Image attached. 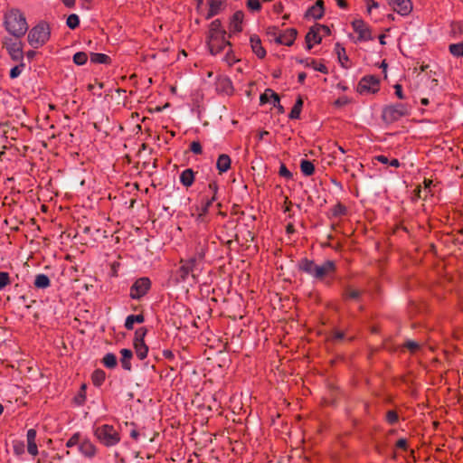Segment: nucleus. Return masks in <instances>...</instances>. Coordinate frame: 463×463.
I'll return each instance as SVG.
<instances>
[{
  "mask_svg": "<svg viewBox=\"0 0 463 463\" xmlns=\"http://www.w3.org/2000/svg\"><path fill=\"white\" fill-rule=\"evenodd\" d=\"M4 25L5 30L15 38H22L28 30L24 14L19 9H11L5 14Z\"/></svg>",
  "mask_w": 463,
  "mask_h": 463,
  "instance_id": "nucleus-1",
  "label": "nucleus"
},
{
  "mask_svg": "<svg viewBox=\"0 0 463 463\" xmlns=\"http://www.w3.org/2000/svg\"><path fill=\"white\" fill-rule=\"evenodd\" d=\"M51 37V27L48 23L42 21L33 26L28 33L29 44L38 49L43 46Z\"/></svg>",
  "mask_w": 463,
  "mask_h": 463,
  "instance_id": "nucleus-2",
  "label": "nucleus"
},
{
  "mask_svg": "<svg viewBox=\"0 0 463 463\" xmlns=\"http://www.w3.org/2000/svg\"><path fill=\"white\" fill-rule=\"evenodd\" d=\"M411 113V106L408 103H395L383 107L382 111V118L387 124H392L403 117L410 116Z\"/></svg>",
  "mask_w": 463,
  "mask_h": 463,
  "instance_id": "nucleus-3",
  "label": "nucleus"
},
{
  "mask_svg": "<svg viewBox=\"0 0 463 463\" xmlns=\"http://www.w3.org/2000/svg\"><path fill=\"white\" fill-rule=\"evenodd\" d=\"M94 435L106 447L115 446L120 441V435L118 430L109 424L95 427Z\"/></svg>",
  "mask_w": 463,
  "mask_h": 463,
  "instance_id": "nucleus-4",
  "label": "nucleus"
},
{
  "mask_svg": "<svg viewBox=\"0 0 463 463\" xmlns=\"http://www.w3.org/2000/svg\"><path fill=\"white\" fill-rule=\"evenodd\" d=\"M180 263L181 266L177 270L179 279L182 281H185L188 276L192 275L193 279H195L197 277V271H200V261L192 257H189L187 260H181Z\"/></svg>",
  "mask_w": 463,
  "mask_h": 463,
  "instance_id": "nucleus-5",
  "label": "nucleus"
},
{
  "mask_svg": "<svg viewBox=\"0 0 463 463\" xmlns=\"http://www.w3.org/2000/svg\"><path fill=\"white\" fill-rule=\"evenodd\" d=\"M380 90V80L373 75H367L363 77L358 85L357 91L364 94H374Z\"/></svg>",
  "mask_w": 463,
  "mask_h": 463,
  "instance_id": "nucleus-6",
  "label": "nucleus"
},
{
  "mask_svg": "<svg viewBox=\"0 0 463 463\" xmlns=\"http://www.w3.org/2000/svg\"><path fill=\"white\" fill-rule=\"evenodd\" d=\"M227 33H220L216 35H208L207 37V44L210 50V52L213 55H217L224 51L225 48L231 46L230 42L226 39Z\"/></svg>",
  "mask_w": 463,
  "mask_h": 463,
  "instance_id": "nucleus-7",
  "label": "nucleus"
},
{
  "mask_svg": "<svg viewBox=\"0 0 463 463\" xmlns=\"http://www.w3.org/2000/svg\"><path fill=\"white\" fill-rule=\"evenodd\" d=\"M3 47L5 48L11 59L14 61H23L24 52L23 43L10 37H5L3 41Z\"/></svg>",
  "mask_w": 463,
  "mask_h": 463,
  "instance_id": "nucleus-8",
  "label": "nucleus"
},
{
  "mask_svg": "<svg viewBox=\"0 0 463 463\" xmlns=\"http://www.w3.org/2000/svg\"><path fill=\"white\" fill-rule=\"evenodd\" d=\"M151 288V281L148 278L137 279L130 288L129 296L132 299H140Z\"/></svg>",
  "mask_w": 463,
  "mask_h": 463,
  "instance_id": "nucleus-9",
  "label": "nucleus"
},
{
  "mask_svg": "<svg viewBox=\"0 0 463 463\" xmlns=\"http://www.w3.org/2000/svg\"><path fill=\"white\" fill-rule=\"evenodd\" d=\"M354 31L358 34V42L373 40L370 27L362 19H355L352 22Z\"/></svg>",
  "mask_w": 463,
  "mask_h": 463,
  "instance_id": "nucleus-10",
  "label": "nucleus"
},
{
  "mask_svg": "<svg viewBox=\"0 0 463 463\" xmlns=\"http://www.w3.org/2000/svg\"><path fill=\"white\" fill-rule=\"evenodd\" d=\"M208 248V241L206 237H197L193 245V254L190 256L196 260L202 262L204 259L205 252Z\"/></svg>",
  "mask_w": 463,
  "mask_h": 463,
  "instance_id": "nucleus-11",
  "label": "nucleus"
},
{
  "mask_svg": "<svg viewBox=\"0 0 463 463\" xmlns=\"http://www.w3.org/2000/svg\"><path fill=\"white\" fill-rule=\"evenodd\" d=\"M392 10L401 15H408L412 10L411 0H387Z\"/></svg>",
  "mask_w": 463,
  "mask_h": 463,
  "instance_id": "nucleus-12",
  "label": "nucleus"
},
{
  "mask_svg": "<svg viewBox=\"0 0 463 463\" xmlns=\"http://www.w3.org/2000/svg\"><path fill=\"white\" fill-rule=\"evenodd\" d=\"M336 271V264L333 260H326L317 266L316 279L322 280Z\"/></svg>",
  "mask_w": 463,
  "mask_h": 463,
  "instance_id": "nucleus-13",
  "label": "nucleus"
},
{
  "mask_svg": "<svg viewBox=\"0 0 463 463\" xmlns=\"http://www.w3.org/2000/svg\"><path fill=\"white\" fill-rule=\"evenodd\" d=\"M325 8H324V1L323 0H317L316 3L307 9L306 12L305 16L307 18H313V19H321L324 16Z\"/></svg>",
  "mask_w": 463,
  "mask_h": 463,
  "instance_id": "nucleus-14",
  "label": "nucleus"
},
{
  "mask_svg": "<svg viewBox=\"0 0 463 463\" xmlns=\"http://www.w3.org/2000/svg\"><path fill=\"white\" fill-rule=\"evenodd\" d=\"M207 4L209 5V11L206 15V19H210L213 16L217 15L224 10L226 6L225 0H207Z\"/></svg>",
  "mask_w": 463,
  "mask_h": 463,
  "instance_id": "nucleus-15",
  "label": "nucleus"
},
{
  "mask_svg": "<svg viewBox=\"0 0 463 463\" xmlns=\"http://www.w3.org/2000/svg\"><path fill=\"white\" fill-rule=\"evenodd\" d=\"M79 451L86 458H92L97 453V449L90 439H83L80 444Z\"/></svg>",
  "mask_w": 463,
  "mask_h": 463,
  "instance_id": "nucleus-16",
  "label": "nucleus"
},
{
  "mask_svg": "<svg viewBox=\"0 0 463 463\" xmlns=\"http://www.w3.org/2000/svg\"><path fill=\"white\" fill-rule=\"evenodd\" d=\"M317 264H316L313 260L308 259H302L298 262V269L299 270L308 274L309 276L316 279L317 270Z\"/></svg>",
  "mask_w": 463,
  "mask_h": 463,
  "instance_id": "nucleus-17",
  "label": "nucleus"
},
{
  "mask_svg": "<svg viewBox=\"0 0 463 463\" xmlns=\"http://www.w3.org/2000/svg\"><path fill=\"white\" fill-rule=\"evenodd\" d=\"M321 41V33L317 28V25H314L313 27L310 28V30L306 35V43L307 49L310 50L313 47L314 43H320Z\"/></svg>",
  "mask_w": 463,
  "mask_h": 463,
  "instance_id": "nucleus-18",
  "label": "nucleus"
},
{
  "mask_svg": "<svg viewBox=\"0 0 463 463\" xmlns=\"http://www.w3.org/2000/svg\"><path fill=\"white\" fill-rule=\"evenodd\" d=\"M26 439L28 453L31 454L32 456L38 455V447L36 444V430L34 429L28 430Z\"/></svg>",
  "mask_w": 463,
  "mask_h": 463,
  "instance_id": "nucleus-19",
  "label": "nucleus"
},
{
  "mask_svg": "<svg viewBox=\"0 0 463 463\" xmlns=\"http://www.w3.org/2000/svg\"><path fill=\"white\" fill-rule=\"evenodd\" d=\"M296 37H297V31L293 28H288L280 33V35L279 36L278 43L290 46L291 44H293Z\"/></svg>",
  "mask_w": 463,
  "mask_h": 463,
  "instance_id": "nucleus-20",
  "label": "nucleus"
},
{
  "mask_svg": "<svg viewBox=\"0 0 463 463\" xmlns=\"http://www.w3.org/2000/svg\"><path fill=\"white\" fill-rule=\"evenodd\" d=\"M244 19V14L242 11H236L230 23V31L233 33H240L242 31V22Z\"/></svg>",
  "mask_w": 463,
  "mask_h": 463,
  "instance_id": "nucleus-21",
  "label": "nucleus"
},
{
  "mask_svg": "<svg viewBox=\"0 0 463 463\" xmlns=\"http://www.w3.org/2000/svg\"><path fill=\"white\" fill-rule=\"evenodd\" d=\"M423 186H419L417 189V196L421 199H426L429 195H433L432 188L436 185L430 179L425 178L423 181Z\"/></svg>",
  "mask_w": 463,
  "mask_h": 463,
  "instance_id": "nucleus-22",
  "label": "nucleus"
},
{
  "mask_svg": "<svg viewBox=\"0 0 463 463\" xmlns=\"http://www.w3.org/2000/svg\"><path fill=\"white\" fill-rule=\"evenodd\" d=\"M218 91L231 95L233 92V87L231 80L227 77H219L216 82Z\"/></svg>",
  "mask_w": 463,
  "mask_h": 463,
  "instance_id": "nucleus-23",
  "label": "nucleus"
},
{
  "mask_svg": "<svg viewBox=\"0 0 463 463\" xmlns=\"http://www.w3.org/2000/svg\"><path fill=\"white\" fill-rule=\"evenodd\" d=\"M252 52L260 59L266 55V51L262 47L261 41L258 35H251L250 38Z\"/></svg>",
  "mask_w": 463,
  "mask_h": 463,
  "instance_id": "nucleus-24",
  "label": "nucleus"
},
{
  "mask_svg": "<svg viewBox=\"0 0 463 463\" xmlns=\"http://www.w3.org/2000/svg\"><path fill=\"white\" fill-rule=\"evenodd\" d=\"M232 160L231 157L226 154H222L218 156L216 162V168L219 174L226 173L231 168Z\"/></svg>",
  "mask_w": 463,
  "mask_h": 463,
  "instance_id": "nucleus-25",
  "label": "nucleus"
},
{
  "mask_svg": "<svg viewBox=\"0 0 463 463\" xmlns=\"http://www.w3.org/2000/svg\"><path fill=\"white\" fill-rule=\"evenodd\" d=\"M195 178V173L191 168L184 169L180 175V183L185 186L190 187L193 185Z\"/></svg>",
  "mask_w": 463,
  "mask_h": 463,
  "instance_id": "nucleus-26",
  "label": "nucleus"
},
{
  "mask_svg": "<svg viewBox=\"0 0 463 463\" xmlns=\"http://www.w3.org/2000/svg\"><path fill=\"white\" fill-rule=\"evenodd\" d=\"M120 363L122 368L126 371H131L132 365L130 361L133 357V352L130 349L124 348L120 350Z\"/></svg>",
  "mask_w": 463,
  "mask_h": 463,
  "instance_id": "nucleus-27",
  "label": "nucleus"
},
{
  "mask_svg": "<svg viewBox=\"0 0 463 463\" xmlns=\"http://www.w3.org/2000/svg\"><path fill=\"white\" fill-rule=\"evenodd\" d=\"M217 200V197H209L205 195L202 198L201 205H200V213L198 214V218H202L206 215L209 212L210 207Z\"/></svg>",
  "mask_w": 463,
  "mask_h": 463,
  "instance_id": "nucleus-28",
  "label": "nucleus"
},
{
  "mask_svg": "<svg viewBox=\"0 0 463 463\" xmlns=\"http://www.w3.org/2000/svg\"><path fill=\"white\" fill-rule=\"evenodd\" d=\"M260 99L262 104L272 102L274 106H277V103L279 104L280 101L279 96L269 89L266 90L265 92L260 95Z\"/></svg>",
  "mask_w": 463,
  "mask_h": 463,
  "instance_id": "nucleus-29",
  "label": "nucleus"
},
{
  "mask_svg": "<svg viewBox=\"0 0 463 463\" xmlns=\"http://www.w3.org/2000/svg\"><path fill=\"white\" fill-rule=\"evenodd\" d=\"M301 62L304 63L306 67H312L315 71H320L324 74L328 73L327 67L324 63L318 62L314 59H307L305 61H302Z\"/></svg>",
  "mask_w": 463,
  "mask_h": 463,
  "instance_id": "nucleus-30",
  "label": "nucleus"
},
{
  "mask_svg": "<svg viewBox=\"0 0 463 463\" xmlns=\"http://www.w3.org/2000/svg\"><path fill=\"white\" fill-rule=\"evenodd\" d=\"M33 285L36 288L44 289L50 287L51 280L45 274H38L35 276Z\"/></svg>",
  "mask_w": 463,
  "mask_h": 463,
  "instance_id": "nucleus-31",
  "label": "nucleus"
},
{
  "mask_svg": "<svg viewBox=\"0 0 463 463\" xmlns=\"http://www.w3.org/2000/svg\"><path fill=\"white\" fill-rule=\"evenodd\" d=\"M145 321V317L142 314L139 315H129L127 317L125 321V327L128 330H132L134 328V324H141Z\"/></svg>",
  "mask_w": 463,
  "mask_h": 463,
  "instance_id": "nucleus-32",
  "label": "nucleus"
},
{
  "mask_svg": "<svg viewBox=\"0 0 463 463\" xmlns=\"http://www.w3.org/2000/svg\"><path fill=\"white\" fill-rule=\"evenodd\" d=\"M362 295V291L359 289L353 288L350 286L345 287L343 292V298L345 300L353 299L356 300L358 299Z\"/></svg>",
  "mask_w": 463,
  "mask_h": 463,
  "instance_id": "nucleus-33",
  "label": "nucleus"
},
{
  "mask_svg": "<svg viewBox=\"0 0 463 463\" xmlns=\"http://www.w3.org/2000/svg\"><path fill=\"white\" fill-rule=\"evenodd\" d=\"M300 170L304 175L310 176L315 172L314 164L309 160L303 159L300 162Z\"/></svg>",
  "mask_w": 463,
  "mask_h": 463,
  "instance_id": "nucleus-34",
  "label": "nucleus"
},
{
  "mask_svg": "<svg viewBox=\"0 0 463 463\" xmlns=\"http://www.w3.org/2000/svg\"><path fill=\"white\" fill-rule=\"evenodd\" d=\"M102 364L105 367L113 369L118 364L117 356L112 353H108L102 358Z\"/></svg>",
  "mask_w": 463,
  "mask_h": 463,
  "instance_id": "nucleus-35",
  "label": "nucleus"
},
{
  "mask_svg": "<svg viewBox=\"0 0 463 463\" xmlns=\"http://www.w3.org/2000/svg\"><path fill=\"white\" fill-rule=\"evenodd\" d=\"M335 51L338 56V60L341 65L345 68H347L346 62L349 61V59L345 53V49L342 47L339 43H336Z\"/></svg>",
  "mask_w": 463,
  "mask_h": 463,
  "instance_id": "nucleus-36",
  "label": "nucleus"
},
{
  "mask_svg": "<svg viewBox=\"0 0 463 463\" xmlns=\"http://www.w3.org/2000/svg\"><path fill=\"white\" fill-rule=\"evenodd\" d=\"M133 345L137 358L140 360H144L147 356V345L145 343L133 344Z\"/></svg>",
  "mask_w": 463,
  "mask_h": 463,
  "instance_id": "nucleus-37",
  "label": "nucleus"
},
{
  "mask_svg": "<svg viewBox=\"0 0 463 463\" xmlns=\"http://www.w3.org/2000/svg\"><path fill=\"white\" fill-rule=\"evenodd\" d=\"M220 33H226V31L222 27L221 21L216 19L211 23L208 35H216Z\"/></svg>",
  "mask_w": 463,
  "mask_h": 463,
  "instance_id": "nucleus-38",
  "label": "nucleus"
},
{
  "mask_svg": "<svg viewBox=\"0 0 463 463\" xmlns=\"http://www.w3.org/2000/svg\"><path fill=\"white\" fill-rule=\"evenodd\" d=\"M302 107H303V100L301 98H298L289 113V118L298 119L300 116Z\"/></svg>",
  "mask_w": 463,
  "mask_h": 463,
  "instance_id": "nucleus-39",
  "label": "nucleus"
},
{
  "mask_svg": "<svg viewBox=\"0 0 463 463\" xmlns=\"http://www.w3.org/2000/svg\"><path fill=\"white\" fill-rule=\"evenodd\" d=\"M110 58L104 53H90V61L93 63L106 64L109 63Z\"/></svg>",
  "mask_w": 463,
  "mask_h": 463,
  "instance_id": "nucleus-40",
  "label": "nucleus"
},
{
  "mask_svg": "<svg viewBox=\"0 0 463 463\" xmlns=\"http://www.w3.org/2000/svg\"><path fill=\"white\" fill-rule=\"evenodd\" d=\"M374 160L378 161L382 164H384V165H390L392 167L400 166V162L398 159L392 158V160H389V158L383 155H379V156H374Z\"/></svg>",
  "mask_w": 463,
  "mask_h": 463,
  "instance_id": "nucleus-41",
  "label": "nucleus"
},
{
  "mask_svg": "<svg viewBox=\"0 0 463 463\" xmlns=\"http://www.w3.org/2000/svg\"><path fill=\"white\" fill-rule=\"evenodd\" d=\"M450 53L455 57L463 56V42L458 43H452L449 47Z\"/></svg>",
  "mask_w": 463,
  "mask_h": 463,
  "instance_id": "nucleus-42",
  "label": "nucleus"
},
{
  "mask_svg": "<svg viewBox=\"0 0 463 463\" xmlns=\"http://www.w3.org/2000/svg\"><path fill=\"white\" fill-rule=\"evenodd\" d=\"M147 333V329L146 327H139L135 332L133 344H140L145 343L144 339Z\"/></svg>",
  "mask_w": 463,
  "mask_h": 463,
  "instance_id": "nucleus-43",
  "label": "nucleus"
},
{
  "mask_svg": "<svg viewBox=\"0 0 463 463\" xmlns=\"http://www.w3.org/2000/svg\"><path fill=\"white\" fill-rule=\"evenodd\" d=\"M105 381V373L102 370H96L92 374V382L96 386H100Z\"/></svg>",
  "mask_w": 463,
  "mask_h": 463,
  "instance_id": "nucleus-44",
  "label": "nucleus"
},
{
  "mask_svg": "<svg viewBox=\"0 0 463 463\" xmlns=\"http://www.w3.org/2000/svg\"><path fill=\"white\" fill-rule=\"evenodd\" d=\"M281 31L276 26H269L267 28V35L269 37V40H274L277 43H279V36L280 35Z\"/></svg>",
  "mask_w": 463,
  "mask_h": 463,
  "instance_id": "nucleus-45",
  "label": "nucleus"
},
{
  "mask_svg": "<svg viewBox=\"0 0 463 463\" xmlns=\"http://www.w3.org/2000/svg\"><path fill=\"white\" fill-rule=\"evenodd\" d=\"M82 439L83 438H81L80 433H75L67 440L66 447L72 448L74 446H78L79 448Z\"/></svg>",
  "mask_w": 463,
  "mask_h": 463,
  "instance_id": "nucleus-46",
  "label": "nucleus"
},
{
  "mask_svg": "<svg viewBox=\"0 0 463 463\" xmlns=\"http://www.w3.org/2000/svg\"><path fill=\"white\" fill-rule=\"evenodd\" d=\"M87 61L88 55L84 52H79L73 55V62L77 65H84Z\"/></svg>",
  "mask_w": 463,
  "mask_h": 463,
  "instance_id": "nucleus-47",
  "label": "nucleus"
},
{
  "mask_svg": "<svg viewBox=\"0 0 463 463\" xmlns=\"http://www.w3.org/2000/svg\"><path fill=\"white\" fill-rule=\"evenodd\" d=\"M66 24L71 29H76L80 24V18L77 14H70L67 18Z\"/></svg>",
  "mask_w": 463,
  "mask_h": 463,
  "instance_id": "nucleus-48",
  "label": "nucleus"
},
{
  "mask_svg": "<svg viewBox=\"0 0 463 463\" xmlns=\"http://www.w3.org/2000/svg\"><path fill=\"white\" fill-rule=\"evenodd\" d=\"M219 190V186L216 181H211L208 184L207 193L209 197H217V193Z\"/></svg>",
  "mask_w": 463,
  "mask_h": 463,
  "instance_id": "nucleus-49",
  "label": "nucleus"
},
{
  "mask_svg": "<svg viewBox=\"0 0 463 463\" xmlns=\"http://www.w3.org/2000/svg\"><path fill=\"white\" fill-rule=\"evenodd\" d=\"M385 419H386V421L389 424L393 425V424L398 422L399 416H398V413L395 411H388L386 412Z\"/></svg>",
  "mask_w": 463,
  "mask_h": 463,
  "instance_id": "nucleus-50",
  "label": "nucleus"
},
{
  "mask_svg": "<svg viewBox=\"0 0 463 463\" xmlns=\"http://www.w3.org/2000/svg\"><path fill=\"white\" fill-rule=\"evenodd\" d=\"M24 66H25L24 63L23 61H20V64L12 68L10 71V78L11 79L17 78L22 73Z\"/></svg>",
  "mask_w": 463,
  "mask_h": 463,
  "instance_id": "nucleus-51",
  "label": "nucleus"
},
{
  "mask_svg": "<svg viewBox=\"0 0 463 463\" xmlns=\"http://www.w3.org/2000/svg\"><path fill=\"white\" fill-rule=\"evenodd\" d=\"M246 5L248 9L252 12L260 11L261 9V4L260 0H247Z\"/></svg>",
  "mask_w": 463,
  "mask_h": 463,
  "instance_id": "nucleus-52",
  "label": "nucleus"
},
{
  "mask_svg": "<svg viewBox=\"0 0 463 463\" xmlns=\"http://www.w3.org/2000/svg\"><path fill=\"white\" fill-rule=\"evenodd\" d=\"M11 283L9 274L5 271H0V290L4 289Z\"/></svg>",
  "mask_w": 463,
  "mask_h": 463,
  "instance_id": "nucleus-53",
  "label": "nucleus"
},
{
  "mask_svg": "<svg viewBox=\"0 0 463 463\" xmlns=\"http://www.w3.org/2000/svg\"><path fill=\"white\" fill-rule=\"evenodd\" d=\"M13 449L15 455L21 456L24 453V444L23 441H14Z\"/></svg>",
  "mask_w": 463,
  "mask_h": 463,
  "instance_id": "nucleus-54",
  "label": "nucleus"
},
{
  "mask_svg": "<svg viewBox=\"0 0 463 463\" xmlns=\"http://www.w3.org/2000/svg\"><path fill=\"white\" fill-rule=\"evenodd\" d=\"M404 347L407 348L411 354H414L420 349V346L419 343L409 340L404 343Z\"/></svg>",
  "mask_w": 463,
  "mask_h": 463,
  "instance_id": "nucleus-55",
  "label": "nucleus"
},
{
  "mask_svg": "<svg viewBox=\"0 0 463 463\" xmlns=\"http://www.w3.org/2000/svg\"><path fill=\"white\" fill-rule=\"evenodd\" d=\"M345 212H346V209L344 205H342L341 203H337L335 204L333 208H332V214L334 216H341V215H344L345 214Z\"/></svg>",
  "mask_w": 463,
  "mask_h": 463,
  "instance_id": "nucleus-56",
  "label": "nucleus"
},
{
  "mask_svg": "<svg viewBox=\"0 0 463 463\" xmlns=\"http://www.w3.org/2000/svg\"><path fill=\"white\" fill-rule=\"evenodd\" d=\"M224 61L229 66H232L238 60L235 58L234 54L232 53L231 50V46L228 47V52H226L224 56Z\"/></svg>",
  "mask_w": 463,
  "mask_h": 463,
  "instance_id": "nucleus-57",
  "label": "nucleus"
},
{
  "mask_svg": "<svg viewBox=\"0 0 463 463\" xmlns=\"http://www.w3.org/2000/svg\"><path fill=\"white\" fill-rule=\"evenodd\" d=\"M190 150L195 155H201L203 153L201 143L199 141H193L190 144Z\"/></svg>",
  "mask_w": 463,
  "mask_h": 463,
  "instance_id": "nucleus-58",
  "label": "nucleus"
},
{
  "mask_svg": "<svg viewBox=\"0 0 463 463\" xmlns=\"http://www.w3.org/2000/svg\"><path fill=\"white\" fill-rule=\"evenodd\" d=\"M279 174L281 177H284L286 179H291L292 174L291 172L287 168V166L284 164L280 165Z\"/></svg>",
  "mask_w": 463,
  "mask_h": 463,
  "instance_id": "nucleus-59",
  "label": "nucleus"
},
{
  "mask_svg": "<svg viewBox=\"0 0 463 463\" xmlns=\"http://www.w3.org/2000/svg\"><path fill=\"white\" fill-rule=\"evenodd\" d=\"M394 90H395V95L399 99H405V95L403 93L402 87L401 84H395Z\"/></svg>",
  "mask_w": 463,
  "mask_h": 463,
  "instance_id": "nucleus-60",
  "label": "nucleus"
},
{
  "mask_svg": "<svg viewBox=\"0 0 463 463\" xmlns=\"http://www.w3.org/2000/svg\"><path fill=\"white\" fill-rule=\"evenodd\" d=\"M318 31L321 33V35H329L330 34V29L326 25L323 24H316Z\"/></svg>",
  "mask_w": 463,
  "mask_h": 463,
  "instance_id": "nucleus-61",
  "label": "nucleus"
},
{
  "mask_svg": "<svg viewBox=\"0 0 463 463\" xmlns=\"http://www.w3.org/2000/svg\"><path fill=\"white\" fill-rule=\"evenodd\" d=\"M345 336V334L344 332L342 331H338V330H335L333 332V335H332V340L333 341H340L344 338Z\"/></svg>",
  "mask_w": 463,
  "mask_h": 463,
  "instance_id": "nucleus-62",
  "label": "nucleus"
},
{
  "mask_svg": "<svg viewBox=\"0 0 463 463\" xmlns=\"http://www.w3.org/2000/svg\"><path fill=\"white\" fill-rule=\"evenodd\" d=\"M396 448L407 450V439H400L396 442Z\"/></svg>",
  "mask_w": 463,
  "mask_h": 463,
  "instance_id": "nucleus-63",
  "label": "nucleus"
},
{
  "mask_svg": "<svg viewBox=\"0 0 463 463\" xmlns=\"http://www.w3.org/2000/svg\"><path fill=\"white\" fill-rule=\"evenodd\" d=\"M378 7H379V4L377 2H375L374 0H369L367 2V11H368V13H371L373 8H378Z\"/></svg>",
  "mask_w": 463,
  "mask_h": 463,
  "instance_id": "nucleus-64",
  "label": "nucleus"
}]
</instances>
